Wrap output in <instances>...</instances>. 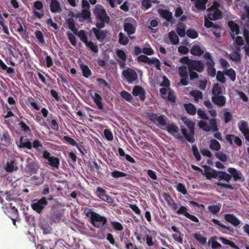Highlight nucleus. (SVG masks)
I'll return each mask as SVG.
<instances>
[{
    "label": "nucleus",
    "mask_w": 249,
    "mask_h": 249,
    "mask_svg": "<svg viewBox=\"0 0 249 249\" xmlns=\"http://www.w3.org/2000/svg\"><path fill=\"white\" fill-rule=\"evenodd\" d=\"M93 13L95 15L97 20L95 25L98 29H102L105 27V23H109L110 20V18L102 5H96Z\"/></svg>",
    "instance_id": "nucleus-1"
},
{
    "label": "nucleus",
    "mask_w": 249,
    "mask_h": 249,
    "mask_svg": "<svg viewBox=\"0 0 249 249\" xmlns=\"http://www.w3.org/2000/svg\"><path fill=\"white\" fill-rule=\"evenodd\" d=\"M84 213L87 217L90 218V223L97 228H101L106 224L107 222V219L105 216H101L94 212L92 209L86 208L84 211Z\"/></svg>",
    "instance_id": "nucleus-2"
},
{
    "label": "nucleus",
    "mask_w": 249,
    "mask_h": 249,
    "mask_svg": "<svg viewBox=\"0 0 249 249\" xmlns=\"http://www.w3.org/2000/svg\"><path fill=\"white\" fill-rule=\"evenodd\" d=\"M185 124L189 129V132L188 133L187 129L185 128H181V132L185 139L188 142L191 143H194L195 142V139L194 137L195 123L194 122L187 119L185 121Z\"/></svg>",
    "instance_id": "nucleus-3"
},
{
    "label": "nucleus",
    "mask_w": 249,
    "mask_h": 249,
    "mask_svg": "<svg viewBox=\"0 0 249 249\" xmlns=\"http://www.w3.org/2000/svg\"><path fill=\"white\" fill-rule=\"evenodd\" d=\"M148 117L151 122L158 124L159 126L161 128L167 125L168 119L163 114L159 116L157 113H148Z\"/></svg>",
    "instance_id": "nucleus-4"
},
{
    "label": "nucleus",
    "mask_w": 249,
    "mask_h": 249,
    "mask_svg": "<svg viewBox=\"0 0 249 249\" xmlns=\"http://www.w3.org/2000/svg\"><path fill=\"white\" fill-rule=\"evenodd\" d=\"M137 23L136 21L133 18H129L125 19L124 24V31L130 36L136 32Z\"/></svg>",
    "instance_id": "nucleus-5"
},
{
    "label": "nucleus",
    "mask_w": 249,
    "mask_h": 249,
    "mask_svg": "<svg viewBox=\"0 0 249 249\" xmlns=\"http://www.w3.org/2000/svg\"><path fill=\"white\" fill-rule=\"evenodd\" d=\"M48 202L45 197H43L40 199H34L31 203L32 209L38 213H41L48 205Z\"/></svg>",
    "instance_id": "nucleus-6"
},
{
    "label": "nucleus",
    "mask_w": 249,
    "mask_h": 249,
    "mask_svg": "<svg viewBox=\"0 0 249 249\" xmlns=\"http://www.w3.org/2000/svg\"><path fill=\"white\" fill-rule=\"evenodd\" d=\"M43 157L47 160L48 163L52 167L53 169H58L60 166V159L54 156H51L50 152L45 150L43 152Z\"/></svg>",
    "instance_id": "nucleus-7"
},
{
    "label": "nucleus",
    "mask_w": 249,
    "mask_h": 249,
    "mask_svg": "<svg viewBox=\"0 0 249 249\" xmlns=\"http://www.w3.org/2000/svg\"><path fill=\"white\" fill-rule=\"evenodd\" d=\"M123 76L126 80L128 83H133L138 79L136 72L133 69L127 68L122 72Z\"/></svg>",
    "instance_id": "nucleus-8"
},
{
    "label": "nucleus",
    "mask_w": 249,
    "mask_h": 249,
    "mask_svg": "<svg viewBox=\"0 0 249 249\" xmlns=\"http://www.w3.org/2000/svg\"><path fill=\"white\" fill-rule=\"evenodd\" d=\"M106 191L102 187H98L96 190V196L102 200L106 201L109 204H112L113 202V200L112 197L106 194Z\"/></svg>",
    "instance_id": "nucleus-9"
},
{
    "label": "nucleus",
    "mask_w": 249,
    "mask_h": 249,
    "mask_svg": "<svg viewBox=\"0 0 249 249\" xmlns=\"http://www.w3.org/2000/svg\"><path fill=\"white\" fill-rule=\"evenodd\" d=\"M188 69L189 71H196L197 72H201L204 69V64L201 60L192 59Z\"/></svg>",
    "instance_id": "nucleus-10"
},
{
    "label": "nucleus",
    "mask_w": 249,
    "mask_h": 249,
    "mask_svg": "<svg viewBox=\"0 0 249 249\" xmlns=\"http://www.w3.org/2000/svg\"><path fill=\"white\" fill-rule=\"evenodd\" d=\"M0 144L5 147H7L12 144L11 136L7 130H4L0 133Z\"/></svg>",
    "instance_id": "nucleus-11"
},
{
    "label": "nucleus",
    "mask_w": 249,
    "mask_h": 249,
    "mask_svg": "<svg viewBox=\"0 0 249 249\" xmlns=\"http://www.w3.org/2000/svg\"><path fill=\"white\" fill-rule=\"evenodd\" d=\"M188 209L187 207L185 206H181L180 208L177 210V213L179 214H182L186 216L187 218L190 219L192 221L195 222H199V220L198 218L195 215L190 214L188 213Z\"/></svg>",
    "instance_id": "nucleus-12"
},
{
    "label": "nucleus",
    "mask_w": 249,
    "mask_h": 249,
    "mask_svg": "<svg viewBox=\"0 0 249 249\" xmlns=\"http://www.w3.org/2000/svg\"><path fill=\"white\" fill-rule=\"evenodd\" d=\"M17 145L19 148H27L30 150L32 148V143L28 138H25L23 136L20 137Z\"/></svg>",
    "instance_id": "nucleus-13"
},
{
    "label": "nucleus",
    "mask_w": 249,
    "mask_h": 249,
    "mask_svg": "<svg viewBox=\"0 0 249 249\" xmlns=\"http://www.w3.org/2000/svg\"><path fill=\"white\" fill-rule=\"evenodd\" d=\"M97 28H92V31L94 34L97 39L100 42H103L107 36V31L106 30H101Z\"/></svg>",
    "instance_id": "nucleus-14"
},
{
    "label": "nucleus",
    "mask_w": 249,
    "mask_h": 249,
    "mask_svg": "<svg viewBox=\"0 0 249 249\" xmlns=\"http://www.w3.org/2000/svg\"><path fill=\"white\" fill-rule=\"evenodd\" d=\"M91 13L89 10L83 9L81 13L76 15L75 18L79 19L80 22H83L88 20V21L91 20Z\"/></svg>",
    "instance_id": "nucleus-15"
},
{
    "label": "nucleus",
    "mask_w": 249,
    "mask_h": 249,
    "mask_svg": "<svg viewBox=\"0 0 249 249\" xmlns=\"http://www.w3.org/2000/svg\"><path fill=\"white\" fill-rule=\"evenodd\" d=\"M116 54L117 56L121 60H117L120 68H123L125 66V62L127 58V56L124 51L121 49H118L116 50Z\"/></svg>",
    "instance_id": "nucleus-16"
},
{
    "label": "nucleus",
    "mask_w": 249,
    "mask_h": 249,
    "mask_svg": "<svg viewBox=\"0 0 249 249\" xmlns=\"http://www.w3.org/2000/svg\"><path fill=\"white\" fill-rule=\"evenodd\" d=\"M203 167L205 168L203 174L207 179L217 178L218 171L206 165L203 166Z\"/></svg>",
    "instance_id": "nucleus-17"
},
{
    "label": "nucleus",
    "mask_w": 249,
    "mask_h": 249,
    "mask_svg": "<svg viewBox=\"0 0 249 249\" xmlns=\"http://www.w3.org/2000/svg\"><path fill=\"white\" fill-rule=\"evenodd\" d=\"M132 93L134 96H139L142 101H143L145 100V91L142 87L135 86L133 89Z\"/></svg>",
    "instance_id": "nucleus-18"
},
{
    "label": "nucleus",
    "mask_w": 249,
    "mask_h": 249,
    "mask_svg": "<svg viewBox=\"0 0 249 249\" xmlns=\"http://www.w3.org/2000/svg\"><path fill=\"white\" fill-rule=\"evenodd\" d=\"M26 169L31 176L32 174H36L37 172L39 169V165L36 161H32L26 165Z\"/></svg>",
    "instance_id": "nucleus-19"
},
{
    "label": "nucleus",
    "mask_w": 249,
    "mask_h": 249,
    "mask_svg": "<svg viewBox=\"0 0 249 249\" xmlns=\"http://www.w3.org/2000/svg\"><path fill=\"white\" fill-rule=\"evenodd\" d=\"M212 101L218 107H223L225 105L227 99L225 96L221 95L216 96H212Z\"/></svg>",
    "instance_id": "nucleus-20"
},
{
    "label": "nucleus",
    "mask_w": 249,
    "mask_h": 249,
    "mask_svg": "<svg viewBox=\"0 0 249 249\" xmlns=\"http://www.w3.org/2000/svg\"><path fill=\"white\" fill-rule=\"evenodd\" d=\"M63 213L62 211L55 209L51 213L50 218L54 222L58 223L61 219Z\"/></svg>",
    "instance_id": "nucleus-21"
},
{
    "label": "nucleus",
    "mask_w": 249,
    "mask_h": 249,
    "mask_svg": "<svg viewBox=\"0 0 249 249\" xmlns=\"http://www.w3.org/2000/svg\"><path fill=\"white\" fill-rule=\"evenodd\" d=\"M224 216L225 220L234 226H237L240 223V220L233 214L227 213L224 214Z\"/></svg>",
    "instance_id": "nucleus-22"
},
{
    "label": "nucleus",
    "mask_w": 249,
    "mask_h": 249,
    "mask_svg": "<svg viewBox=\"0 0 249 249\" xmlns=\"http://www.w3.org/2000/svg\"><path fill=\"white\" fill-rule=\"evenodd\" d=\"M39 226L43 231L44 234H48L51 233L52 228L49 226L48 222L45 219L42 220L39 223Z\"/></svg>",
    "instance_id": "nucleus-23"
},
{
    "label": "nucleus",
    "mask_w": 249,
    "mask_h": 249,
    "mask_svg": "<svg viewBox=\"0 0 249 249\" xmlns=\"http://www.w3.org/2000/svg\"><path fill=\"white\" fill-rule=\"evenodd\" d=\"M50 7V10L53 13L61 12L60 4L58 0H51Z\"/></svg>",
    "instance_id": "nucleus-24"
},
{
    "label": "nucleus",
    "mask_w": 249,
    "mask_h": 249,
    "mask_svg": "<svg viewBox=\"0 0 249 249\" xmlns=\"http://www.w3.org/2000/svg\"><path fill=\"white\" fill-rule=\"evenodd\" d=\"M92 98L94 103L97 106L98 108L100 110L103 109V103L101 95L99 93L95 92L94 95L92 96Z\"/></svg>",
    "instance_id": "nucleus-25"
},
{
    "label": "nucleus",
    "mask_w": 249,
    "mask_h": 249,
    "mask_svg": "<svg viewBox=\"0 0 249 249\" xmlns=\"http://www.w3.org/2000/svg\"><path fill=\"white\" fill-rule=\"evenodd\" d=\"M158 13L160 16L168 21H170L172 18V13L166 9H158Z\"/></svg>",
    "instance_id": "nucleus-26"
},
{
    "label": "nucleus",
    "mask_w": 249,
    "mask_h": 249,
    "mask_svg": "<svg viewBox=\"0 0 249 249\" xmlns=\"http://www.w3.org/2000/svg\"><path fill=\"white\" fill-rule=\"evenodd\" d=\"M5 170L8 173H12L14 171H17L18 169L17 166L14 160H11L8 161L4 167Z\"/></svg>",
    "instance_id": "nucleus-27"
},
{
    "label": "nucleus",
    "mask_w": 249,
    "mask_h": 249,
    "mask_svg": "<svg viewBox=\"0 0 249 249\" xmlns=\"http://www.w3.org/2000/svg\"><path fill=\"white\" fill-rule=\"evenodd\" d=\"M228 171L231 174V177L233 178L234 181H237L238 180L241 179L243 177L242 174L240 172H238L235 168H229Z\"/></svg>",
    "instance_id": "nucleus-28"
},
{
    "label": "nucleus",
    "mask_w": 249,
    "mask_h": 249,
    "mask_svg": "<svg viewBox=\"0 0 249 249\" xmlns=\"http://www.w3.org/2000/svg\"><path fill=\"white\" fill-rule=\"evenodd\" d=\"M228 26L232 33H235L236 35H238L240 33L239 25L233 20L228 22Z\"/></svg>",
    "instance_id": "nucleus-29"
},
{
    "label": "nucleus",
    "mask_w": 249,
    "mask_h": 249,
    "mask_svg": "<svg viewBox=\"0 0 249 249\" xmlns=\"http://www.w3.org/2000/svg\"><path fill=\"white\" fill-rule=\"evenodd\" d=\"M213 14L210 13L208 16L210 19L212 20H216L220 19L222 17V12L219 9L213 10Z\"/></svg>",
    "instance_id": "nucleus-30"
},
{
    "label": "nucleus",
    "mask_w": 249,
    "mask_h": 249,
    "mask_svg": "<svg viewBox=\"0 0 249 249\" xmlns=\"http://www.w3.org/2000/svg\"><path fill=\"white\" fill-rule=\"evenodd\" d=\"M217 178L219 180L223 179L226 181L229 182L231 178V175L224 171H218Z\"/></svg>",
    "instance_id": "nucleus-31"
},
{
    "label": "nucleus",
    "mask_w": 249,
    "mask_h": 249,
    "mask_svg": "<svg viewBox=\"0 0 249 249\" xmlns=\"http://www.w3.org/2000/svg\"><path fill=\"white\" fill-rule=\"evenodd\" d=\"M190 52L191 54L196 56H201L204 53V51L202 50L199 45H193L192 47Z\"/></svg>",
    "instance_id": "nucleus-32"
},
{
    "label": "nucleus",
    "mask_w": 249,
    "mask_h": 249,
    "mask_svg": "<svg viewBox=\"0 0 249 249\" xmlns=\"http://www.w3.org/2000/svg\"><path fill=\"white\" fill-rule=\"evenodd\" d=\"M149 65H154L158 70H160V60L156 57H148L147 63Z\"/></svg>",
    "instance_id": "nucleus-33"
},
{
    "label": "nucleus",
    "mask_w": 249,
    "mask_h": 249,
    "mask_svg": "<svg viewBox=\"0 0 249 249\" xmlns=\"http://www.w3.org/2000/svg\"><path fill=\"white\" fill-rule=\"evenodd\" d=\"M157 0H142V7L146 10L152 6V3H158Z\"/></svg>",
    "instance_id": "nucleus-34"
},
{
    "label": "nucleus",
    "mask_w": 249,
    "mask_h": 249,
    "mask_svg": "<svg viewBox=\"0 0 249 249\" xmlns=\"http://www.w3.org/2000/svg\"><path fill=\"white\" fill-rule=\"evenodd\" d=\"M212 93V96H216L219 95H221L222 93V89L221 86L219 85V84L216 83L213 85Z\"/></svg>",
    "instance_id": "nucleus-35"
},
{
    "label": "nucleus",
    "mask_w": 249,
    "mask_h": 249,
    "mask_svg": "<svg viewBox=\"0 0 249 249\" xmlns=\"http://www.w3.org/2000/svg\"><path fill=\"white\" fill-rule=\"evenodd\" d=\"M184 107L188 113L193 115L196 113V109L195 106L191 104H184Z\"/></svg>",
    "instance_id": "nucleus-36"
},
{
    "label": "nucleus",
    "mask_w": 249,
    "mask_h": 249,
    "mask_svg": "<svg viewBox=\"0 0 249 249\" xmlns=\"http://www.w3.org/2000/svg\"><path fill=\"white\" fill-rule=\"evenodd\" d=\"M208 0H196L195 6L199 11H204L206 9V4Z\"/></svg>",
    "instance_id": "nucleus-37"
},
{
    "label": "nucleus",
    "mask_w": 249,
    "mask_h": 249,
    "mask_svg": "<svg viewBox=\"0 0 249 249\" xmlns=\"http://www.w3.org/2000/svg\"><path fill=\"white\" fill-rule=\"evenodd\" d=\"M224 74L230 77L232 82L235 81L236 79V72L232 68H230L224 70Z\"/></svg>",
    "instance_id": "nucleus-38"
},
{
    "label": "nucleus",
    "mask_w": 249,
    "mask_h": 249,
    "mask_svg": "<svg viewBox=\"0 0 249 249\" xmlns=\"http://www.w3.org/2000/svg\"><path fill=\"white\" fill-rule=\"evenodd\" d=\"M169 38L173 45L178 44L179 42V38L175 31H172L168 34Z\"/></svg>",
    "instance_id": "nucleus-39"
},
{
    "label": "nucleus",
    "mask_w": 249,
    "mask_h": 249,
    "mask_svg": "<svg viewBox=\"0 0 249 249\" xmlns=\"http://www.w3.org/2000/svg\"><path fill=\"white\" fill-rule=\"evenodd\" d=\"M83 75L86 78H89L92 74V72L88 66L85 64L80 65Z\"/></svg>",
    "instance_id": "nucleus-40"
},
{
    "label": "nucleus",
    "mask_w": 249,
    "mask_h": 249,
    "mask_svg": "<svg viewBox=\"0 0 249 249\" xmlns=\"http://www.w3.org/2000/svg\"><path fill=\"white\" fill-rule=\"evenodd\" d=\"M111 176L114 178H120L128 177H130V175L126 174V173L123 172L118 170H114L111 173Z\"/></svg>",
    "instance_id": "nucleus-41"
},
{
    "label": "nucleus",
    "mask_w": 249,
    "mask_h": 249,
    "mask_svg": "<svg viewBox=\"0 0 249 249\" xmlns=\"http://www.w3.org/2000/svg\"><path fill=\"white\" fill-rule=\"evenodd\" d=\"M210 148L212 150L218 151L221 149L220 143L215 139L210 141Z\"/></svg>",
    "instance_id": "nucleus-42"
},
{
    "label": "nucleus",
    "mask_w": 249,
    "mask_h": 249,
    "mask_svg": "<svg viewBox=\"0 0 249 249\" xmlns=\"http://www.w3.org/2000/svg\"><path fill=\"white\" fill-rule=\"evenodd\" d=\"M30 180L32 181H34L35 185L37 186L40 185L44 182L43 175L41 177L38 176H34L30 178Z\"/></svg>",
    "instance_id": "nucleus-43"
},
{
    "label": "nucleus",
    "mask_w": 249,
    "mask_h": 249,
    "mask_svg": "<svg viewBox=\"0 0 249 249\" xmlns=\"http://www.w3.org/2000/svg\"><path fill=\"white\" fill-rule=\"evenodd\" d=\"M166 127L169 133L173 135H175L176 133H178V127L173 124H167Z\"/></svg>",
    "instance_id": "nucleus-44"
},
{
    "label": "nucleus",
    "mask_w": 249,
    "mask_h": 249,
    "mask_svg": "<svg viewBox=\"0 0 249 249\" xmlns=\"http://www.w3.org/2000/svg\"><path fill=\"white\" fill-rule=\"evenodd\" d=\"M219 240L224 244L230 246L232 249H238V246H236L234 242L226 239L224 237H220Z\"/></svg>",
    "instance_id": "nucleus-45"
},
{
    "label": "nucleus",
    "mask_w": 249,
    "mask_h": 249,
    "mask_svg": "<svg viewBox=\"0 0 249 249\" xmlns=\"http://www.w3.org/2000/svg\"><path fill=\"white\" fill-rule=\"evenodd\" d=\"M86 46L89 48L92 52L95 53H97L98 52V47L96 43L90 41H88L86 44Z\"/></svg>",
    "instance_id": "nucleus-46"
},
{
    "label": "nucleus",
    "mask_w": 249,
    "mask_h": 249,
    "mask_svg": "<svg viewBox=\"0 0 249 249\" xmlns=\"http://www.w3.org/2000/svg\"><path fill=\"white\" fill-rule=\"evenodd\" d=\"M194 238L200 244L204 245L206 243V237L198 233H195L193 234Z\"/></svg>",
    "instance_id": "nucleus-47"
},
{
    "label": "nucleus",
    "mask_w": 249,
    "mask_h": 249,
    "mask_svg": "<svg viewBox=\"0 0 249 249\" xmlns=\"http://www.w3.org/2000/svg\"><path fill=\"white\" fill-rule=\"evenodd\" d=\"M190 94L191 96H193L195 98V100L196 101L198 102L199 99H202V93L201 91L199 90H194L190 92Z\"/></svg>",
    "instance_id": "nucleus-48"
},
{
    "label": "nucleus",
    "mask_w": 249,
    "mask_h": 249,
    "mask_svg": "<svg viewBox=\"0 0 249 249\" xmlns=\"http://www.w3.org/2000/svg\"><path fill=\"white\" fill-rule=\"evenodd\" d=\"M129 41L128 37L123 33L120 32L119 34V43L123 45H126Z\"/></svg>",
    "instance_id": "nucleus-49"
},
{
    "label": "nucleus",
    "mask_w": 249,
    "mask_h": 249,
    "mask_svg": "<svg viewBox=\"0 0 249 249\" xmlns=\"http://www.w3.org/2000/svg\"><path fill=\"white\" fill-rule=\"evenodd\" d=\"M32 147L38 152H42L43 147L40 141L38 140H35L32 143Z\"/></svg>",
    "instance_id": "nucleus-50"
},
{
    "label": "nucleus",
    "mask_w": 249,
    "mask_h": 249,
    "mask_svg": "<svg viewBox=\"0 0 249 249\" xmlns=\"http://www.w3.org/2000/svg\"><path fill=\"white\" fill-rule=\"evenodd\" d=\"M238 127L242 133L249 130L247 123L243 120L241 121L240 123L238 124Z\"/></svg>",
    "instance_id": "nucleus-51"
},
{
    "label": "nucleus",
    "mask_w": 249,
    "mask_h": 249,
    "mask_svg": "<svg viewBox=\"0 0 249 249\" xmlns=\"http://www.w3.org/2000/svg\"><path fill=\"white\" fill-rule=\"evenodd\" d=\"M35 35L38 41L41 44L45 43V39L43 34L40 30H36L35 32Z\"/></svg>",
    "instance_id": "nucleus-52"
},
{
    "label": "nucleus",
    "mask_w": 249,
    "mask_h": 249,
    "mask_svg": "<svg viewBox=\"0 0 249 249\" xmlns=\"http://www.w3.org/2000/svg\"><path fill=\"white\" fill-rule=\"evenodd\" d=\"M178 72L180 77H188L187 67L185 66H181L178 68Z\"/></svg>",
    "instance_id": "nucleus-53"
},
{
    "label": "nucleus",
    "mask_w": 249,
    "mask_h": 249,
    "mask_svg": "<svg viewBox=\"0 0 249 249\" xmlns=\"http://www.w3.org/2000/svg\"><path fill=\"white\" fill-rule=\"evenodd\" d=\"M224 74V70L223 71H218L217 72L216 77V80L222 84L225 83L226 82V79Z\"/></svg>",
    "instance_id": "nucleus-54"
},
{
    "label": "nucleus",
    "mask_w": 249,
    "mask_h": 249,
    "mask_svg": "<svg viewBox=\"0 0 249 249\" xmlns=\"http://www.w3.org/2000/svg\"><path fill=\"white\" fill-rule=\"evenodd\" d=\"M77 36L79 37L80 40L85 44H86L88 41V36L85 33V31L83 30L79 31L77 33Z\"/></svg>",
    "instance_id": "nucleus-55"
},
{
    "label": "nucleus",
    "mask_w": 249,
    "mask_h": 249,
    "mask_svg": "<svg viewBox=\"0 0 249 249\" xmlns=\"http://www.w3.org/2000/svg\"><path fill=\"white\" fill-rule=\"evenodd\" d=\"M121 97L128 102H132L133 100L132 95L127 91L123 90L120 93Z\"/></svg>",
    "instance_id": "nucleus-56"
},
{
    "label": "nucleus",
    "mask_w": 249,
    "mask_h": 249,
    "mask_svg": "<svg viewBox=\"0 0 249 249\" xmlns=\"http://www.w3.org/2000/svg\"><path fill=\"white\" fill-rule=\"evenodd\" d=\"M221 205L218 203L217 205H210L208 206V210L213 214H216L221 209Z\"/></svg>",
    "instance_id": "nucleus-57"
},
{
    "label": "nucleus",
    "mask_w": 249,
    "mask_h": 249,
    "mask_svg": "<svg viewBox=\"0 0 249 249\" xmlns=\"http://www.w3.org/2000/svg\"><path fill=\"white\" fill-rule=\"evenodd\" d=\"M204 26L208 28H219L220 27L219 24L214 23L212 21L208 19H205L204 21Z\"/></svg>",
    "instance_id": "nucleus-58"
},
{
    "label": "nucleus",
    "mask_w": 249,
    "mask_h": 249,
    "mask_svg": "<svg viewBox=\"0 0 249 249\" xmlns=\"http://www.w3.org/2000/svg\"><path fill=\"white\" fill-rule=\"evenodd\" d=\"M192 150L193 152V155L195 156L196 160L197 161H200L201 160V157L196 145H192Z\"/></svg>",
    "instance_id": "nucleus-59"
},
{
    "label": "nucleus",
    "mask_w": 249,
    "mask_h": 249,
    "mask_svg": "<svg viewBox=\"0 0 249 249\" xmlns=\"http://www.w3.org/2000/svg\"><path fill=\"white\" fill-rule=\"evenodd\" d=\"M214 65H211L207 66V71L208 75L212 77H214L216 75V70L214 67Z\"/></svg>",
    "instance_id": "nucleus-60"
},
{
    "label": "nucleus",
    "mask_w": 249,
    "mask_h": 249,
    "mask_svg": "<svg viewBox=\"0 0 249 249\" xmlns=\"http://www.w3.org/2000/svg\"><path fill=\"white\" fill-rule=\"evenodd\" d=\"M230 58L234 62H239L241 61V56L238 52L234 51L230 54Z\"/></svg>",
    "instance_id": "nucleus-61"
},
{
    "label": "nucleus",
    "mask_w": 249,
    "mask_h": 249,
    "mask_svg": "<svg viewBox=\"0 0 249 249\" xmlns=\"http://www.w3.org/2000/svg\"><path fill=\"white\" fill-rule=\"evenodd\" d=\"M27 101L28 103L31 105L32 107L34 108L35 109L37 110H39L40 108L39 106L35 101V99L33 97H29L28 98Z\"/></svg>",
    "instance_id": "nucleus-62"
},
{
    "label": "nucleus",
    "mask_w": 249,
    "mask_h": 249,
    "mask_svg": "<svg viewBox=\"0 0 249 249\" xmlns=\"http://www.w3.org/2000/svg\"><path fill=\"white\" fill-rule=\"evenodd\" d=\"M211 243H212L211 247L213 249H216L221 247V244L215 241L213 237H212L209 240L208 245L209 246Z\"/></svg>",
    "instance_id": "nucleus-63"
},
{
    "label": "nucleus",
    "mask_w": 249,
    "mask_h": 249,
    "mask_svg": "<svg viewBox=\"0 0 249 249\" xmlns=\"http://www.w3.org/2000/svg\"><path fill=\"white\" fill-rule=\"evenodd\" d=\"M186 34L189 37L192 39L196 38L198 36V33L193 29H188Z\"/></svg>",
    "instance_id": "nucleus-64"
}]
</instances>
